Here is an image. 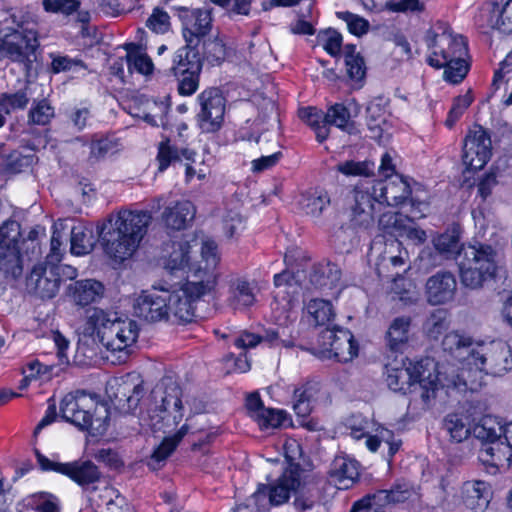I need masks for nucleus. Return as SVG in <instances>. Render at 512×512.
I'll list each match as a JSON object with an SVG mask.
<instances>
[{
	"instance_id": "obj_1",
	"label": "nucleus",
	"mask_w": 512,
	"mask_h": 512,
	"mask_svg": "<svg viewBox=\"0 0 512 512\" xmlns=\"http://www.w3.org/2000/svg\"><path fill=\"white\" fill-rule=\"evenodd\" d=\"M85 333L97 334L100 343L111 353L112 362L122 364L129 358L138 338V325L113 310L92 307L86 311Z\"/></svg>"
},
{
	"instance_id": "obj_2",
	"label": "nucleus",
	"mask_w": 512,
	"mask_h": 512,
	"mask_svg": "<svg viewBox=\"0 0 512 512\" xmlns=\"http://www.w3.org/2000/svg\"><path fill=\"white\" fill-rule=\"evenodd\" d=\"M152 216L148 211L121 210L99 231L105 253L122 262L138 249L147 233Z\"/></svg>"
},
{
	"instance_id": "obj_3",
	"label": "nucleus",
	"mask_w": 512,
	"mask_h": 512,
	"mask_svg": "<svg viewBox=\"0 0 512 512\" xmlns=\"http://www.w3.org/2000/svg\"><path fill=\"white\" fill-rule=\"evenodd\" d=\"M11 32L0 37V54L13 62L22 63L27 71L36 61V50L39 47L38 33L34 26L36 15L28 8L9 9L5 12L4 24Z\"/></svg>"
},
{
	"instance_id": "obj_4",
	"label": "nucleus",
	"mask_w": 512,
	"mask_h": 512,
	"mask_svg": "<svg viewBox=\"0 0 512 512\" xmlns=\"http://www.w3.org/2000/svg\"><path fill=\"white\" fill-rule=\"evenodd\" d=\"M458 364L445 360L441 363L434 359L425 358L418 362L416 371L420 377L421 399L428 405L436 397L437 390L441 388L465 391L468 388L470 371L465 369L466 362Z\"/></svg>"
},
{
	"instance_id": "obj_5",
	"label": "nucleus",
	"mask_w": 512,
	"mask_h": 512,
	"mask_svg": "<svg viewBox=\"0 0 512 512\" xmlns=\"http://www.w3.org/2000/svg\"><path fill=\"white\" fill-rule=\"evenodd\" d=\"M461 283L470 289H480L496 277L497 252L490 245H462L456 257Z\"/></svg>"
},
{
	"instance_id": "obj_6",
	"label": "nucleus",
	"mask_w": 512,
	"mask_h": 512,
	"mask_svg": "<svg viewBox=\"0 0 512 512\" xmlns=\"http://www.w3.org/2000/svg\"><path fill=\"white\" fill-rule=\"evenodd\" d=\"M61 417L81 430L102 433L106 430L108 411L99 405L96 395L76 391L64 396L60 403Z\"/></svg>"
},
{
	"instance_id": "obj_7",
	"label": "nucleus",
	"mask_w": 512,
	"mask_h": 512,
	"mask_svg": "<svg viewBox=\"0 0 512 512\" xmlns=\"http://www.w3.org/2000/svg\"><path fill=\"white\" fill-rule=\"evenodd\" d=\"M426 42L432 49L428 63L435 68H442L455 59L466 57L468 53L464 37L453 35L449 26L443 22H437L428 30Z\"/></svg>"
},
{
	"instance_id": "obj_8",
	"label": "nucleus",
	"mask_w": 512,
	"mask_h": 512,
	"mask_svg": "<svg viewBox=\"0 0 512 512\" xmlns=\"http://www.w3.org/2000/svg\"><path fill=\"white\" fill-rule=\"evenodd\" d=\"M35 455L40 468L43 471H55L70 477L92 496L100 492L101 472L98 467L89 460L74 461L71 463L55 462L35 450Z\"/></svg>"
},
{
	"instance_id": "obj_9",
	"label": "nucleus",
	"mask_w": 512,
	"mask_h": 512,
	"mask_svg": "<svg viewBox=\"0 0 512 512\" xmlns=\"http://www.w3.org/2000/svg\"><path fill=\"white\" fill-rule=\"evenodd\" d=\"M487 375L500 377L512 369V352L502 341H493L472 349L467 357V366Z\"/></svg>"
},
{
	"instance_id": "obj_10",
	"label": "nucleus",
	"mask_w": 512,
	"mask_h": 512,
	"mask_svg": "<svg viewBox=\"0 0 512 512\" xmlns=\"http://www.w3.org/2000/svg\"><path fill=\"white\" fill-rule=\"evenodd\" d=\"M182 391L179 384L171 377H165L152 390V398L155 408L149 410V417L153 421L151 425L156 429L157 424L168 417H172L173 423L178 424L183 418V407L181 400ZM161 429V427H158Z\"/></svg>"
},
{
	"instance_id": "obj_11",
	"label": "nucleus",
	"mask_w": 512,
	"mask_h": 512,
	"mask_svg": "<svg viewBox=\"0 0 512 512\" xmlns=\"http://www.w3.org/2000/svg\"><path fill=\"white\" fill-rule=\"evenodd\" d=\"M106 392L117 409L130 413L138 407L145 394L144 380L139 373L130 372L110 380Z\"/></svg>"
},
{
	"instance_id": "obj_12",
	"label": "nucleus",
	"mask_w": 512,
	"mask_h": 512,
	"mask_svg": "<svg viewBox=\"0 0 512 512\" xmlns=\"http://www.w3.org/2000/svg\"><path fill=\"white\" fill-rule=\"evenodd\" d=\"M197 101L200 110L197 113V123L204 133H215L223 125L226 110V99L218 88H208L202 91Z\"/></svg>"
},
{
	"instance_id": "obj_13",
	"label": "nucleus",
	"mask_w": 512,
	"mask_h": 512,
	"mask_svg": "<svg viewBox=\"0 0 512 512\" xmlns=\"http://www.w3.org/2000/svg\"><path fill=\"white\" fill-rule=\"evenodd\" d=\"M168 304L169 289L153 286L134 299L133 314L148 323L168 321Z\"/></svg>"
},
{
	"instance_id": "obj_14",
	"label": "nucleus",
	"mask_w": 512,
	"mask_h": 512,
	"mask_svg": "<svg viewBox=\"0 0 512 512\" xmlns=\"http://www.w3.org/2000/svg\"><path fill=\"white\" fill-rule=\"evenodd\" d=\"M492 155V142L489 132L480 125H474L467 133L462 160L469 170H480Z\"/></svg>"
},
{
	"instance_id": "obj_15",
	"label": "nucleus",
	"mask_w": 512,
	"mask_h": 512,
	"mask_svg": "<svg viewBox=\"0 0 512 512\" xmlns=\"http://www.w3.org/2000/svg\"><path fill=\"white\" fill-rule=\"evenodd\" d=\"M350 222L354 227L367 229L374 225L376 207L381 206L377 193L355 187L347 197Z\"/></svg>"
},
{
	"instance_id": "obj_16",
	"label": "nucleus",
	"mask_w": 512,
	"mask_h": 512,
	"mask_svg": "<svg viewBox=\"0 0 512 512\" xmlns=\"http://www.w3.org/2000/svg\"><path fill=\"white\" fill-rule=\"evenodd\" d=\"M322 352L328 353L329 358L346 363L358 355V344L353 334L342 328L323 330L318 339Z\"/></svg>"
},
{
	"instance_id": "obj_17",
	"label": "nucleus",
	"mask_w": 512,
	"mask_h": 512,
	"mask_svg": "<svg viewBox=\"0 0 512 512\" xmlns=\"http://www.w3.org/2000/svg\"><path fill=\"white\" fill-rule=\"evenodd\" d=\"M61 285V277L55 265H35L26 278V290L41 299L54 298Z\"/></svg>"
},
{
	"instance_id": "obj_18",
	"label": "nucleus",
	"mask_w": 512,
	"mask_h": 512,
	"mask_svg": "<svg viewBox=\"0 0 512 512\" xmlns=\"http://www.w3.org/2000/svg\"><path fill=\"white\" fill-rule=\"evenodd\" d=\"M227 304L235 310H245L257 302L259 288L254 280L233 274L226 280Z\"/></svg>"
},
{
	"instance_id": "obj_19",
	"label": "nucleus",
	"mask_w": 512,
	"mask_h": 512,
	"mask_svg": "<svg viewBox=\"0 0 512 512\" xmlns=\"http://www.w3.org/2000/svg\"><path fill=\"white\" fill-rule=\"evenodd\" d=\"M181 20L183 37L189 46H199L212 29L211 12L207 9L184 10Z\"/></svg>"
},
{
	"instance_id": "obj_20",
	"label": "nucleus",
	"mask_w": 512,
	"mask_h": 512,
	"mask_svg": "<svg viewBox=\"0 0 512 512\" xmlns=\"http://www.w3.org/2000/svg\"><path fill=\"white\" fill-rule=\"evenodd\" d=\"M418 362L406 367L403 363L387 364L385 366L386 383L394 392L406 393L410 388L421 395L420 377L416 371Z\"/></svg>"
},
{
	"instance_id": "obj_21",
	"label": "nucleus",
	"mask_w": 512,
	"mask_h": 512,
	"mask_svg": "<svg viewBox=\"0 0 512 512\" xmlns=\"http://www.w3.org/2000/svg\"><path fill=\"white\" fill-rule=\"evenodd\" d=\"M427 301L432 305H442L452 301L457 291V281L453 273L439 271L426 282Z\"/></svg>"
},
{
	"instance_id": "obj_22",
	"label": "nucleus",
	"mask_w": 512,
	"mask_h": 512,
	"mask_svg": "<svg viewBox=\"0 0 512 512\" xmlns=\"http://www.w3.org/2000/svg\"><path fill=\"white\" fill-rule=\"evenodd\" d=\"M217 269L203 268L202 265L190 270L187 281L181 286L191 297L199 300L212 293L218 283Z\"/></svg>"
},
{
	"instance_id": "obj_23",
	"label": "nucleus",
	"mask_w": 512,
	"mask_h": 512,
	"mask_svg": "<svg viewBox=\"0 0 512 512\" xmlns=\"http://www.w3.org/2000/svg\"><path fill=\"white\" fill-rule=\"evenodd\" d=\"M198 300L191 297L182 287L169 289L168 321L176 324H188L195 318V303Z\"/></svg>"
},
{
	"instance_id": "obj_24",
	"label": "nucleus",
	"mask_w": 512,
	"mask_h": 512,
	"mask_svg": "<svg viewBox=\"0 0 512 512\" xmlns=\"http://www.w3.org/2000/svg\"><path fill=\"white\" fill-rule=\"evenodd\" d=\"M359 478V463L345 456L335 457L329 479L338 489H349Z\"/></svg>"
},
{
	"instance_id": "obj_25",
	"label": "nucleus",
	"mask_w": 512,
	"mask_h": 512,
	"mask_svg": "<svg viewBox=\"0 0 512 512\" xmlns=\"http://www.w3.org/2000/svg\"><path fill=\"white\" fill-rule=\"evenodd\" d=\"M323 395V387L318 381H307L301 387L296 388L293 404L295 413L300 417L308 416Z\"/></svg>"
},
{
	"instance_id": "obj_26",
	"label": "nucleus",
	"mask_w": 512,
	"mask_h": 512,
	"mask_svg": "<svg viewBox=\"0 0 512 512\" xmlns=\"http://www.w3.org/2000/svg\"><path fill=\"white\" fill-rule=\"evenodd\" d=\"M374 193H378L381 204L386 203L389 206H397L408 200L411 189L409 184L401 177L392 180L378 182L373 186Z\"/></svg>"
},
{
	"instance_id": "obj_27",
	"label": "nucleus",
	"mask_w": 512,
	"mask_h": 512,
	"mask_svg": "<svg viewBox=\"0 0 512 512\" xmlns=\"http://www.w3.org/2000/svg\"><path fill=\"white\" fill-rule=\"evenodd\" d=\"M512 457V448L507 441L498 440L491 444H484L479 451L478 458L483 465L493 469L509 468Z\"/></svg>"
},
{
	"instance_id": "obj_28",
	"label": "nucleus",
	"mask_w": 512,
	"mask_h": 512,
	"mask_svg": "<svg viewBox=\"0 0 512 512\" xmlns=\"http://www.w3.org/2000/svg\"><path fill=\"white\" fill-rule=\"evenodd\" d=\"M410 316H399L392 320L385 333V347L391 352H403L406 348L411 328Z\"/></svg>"
},
{
	"instance_id": "obj_29",
	"label": "nucleus",
	"mask_w": 512,
	"mask_h": 512,
	"mask_svg": "<svg viewBox=\"0 0 512 512\" xmlns=\"http://www.w3.org/2000/svg\"><path fill=\"white\" fill-rule=\"evenodd\" d=\"M465 505L475 511H484L491 499L490 486L487 482L475 480L467 481L462 487Z\"/></svg>"
},
{
	"instance_id": "obj_30",
	"label": "nucleus",
	"mask_w": 512,
	"mask_h": 512,
	"mask_svg": "<svg viewBox=\"0 0 512 512\" xmlns=\"http://www.w3.org/2000/svg\"><path fill=\"white\" fill-rule=\"evenodd\" d=\"M341 275V269L336 264L321 262L313 266L309 283L319 290H332L338 286Z\"/></svg>"
},
{
	"instance_id": "obj_31",
	"label": "nucleus",
	"mask_w": 512,
	"mask_h": 512,
	"mask_svg": "<svg viewBox=\"0 0 512 512\" xmlns=\"http://www.w3.org/2000/svg\"><path fill=\"white\" fill-rule=\"evenodd\" d=\"M89 500L97 507L105 508L103 512H134L126 498L117 489L105 483L98 494L89 496Z\"/></svg>"
},
{
	"instance_id": "obj_32",
	"label": "nucleus",
	"mask_w": 512,
	"mask_h": 512,
	"mask_svg": "<svg viewBox=\"0 0 512 512\" xmlns=\"http://www.w3.org/2000/svg\"><path fill=\"white\" fill-rule=\"evenodd\" d=\"M196 209L188 200L178 201L175 205L167 207L162 219L168 228L173 230L185 229L194 219Z\"/></svg>"
},
{
	"instance_id": "obj_33",
	"label": "nucleus",
	"mask_w": 512,
	"mask_h": 512,
	"mask_svg": "<svg viewBox=\"0 0 512 512\" xmlns=\"http://www.w3.org/2000/svg\"><path fill=\"white\" fill-rule=\"evenodd\" d=\"M300 486V473L297 467L286 469L277 483L270 488L269 499L273 505L285 503L292 491Z\"/></svg>"
},
{
	"instance_id": "obj_34",
	"label": "nucleus",
	"mask_w": 512,
	"mask_h": 512,
	"mask_svg": "<svg viewBox=\"0 0 512 512\" xmlns=\"http://www.w3.org/2000/svg\"><path fill=\"white\" fill-rule=\"evenodd\" d=\"M96 243L91 225L78 222L70 229V252L76 256L90 253Z\"/></svg>"
},
{
	"instance_id": "obj_35",
	"label": "nucleus",
	"mask_w": 512,
	"mask_h": 512,
	"mask_svg": "<svg viewBox=\"0 0 512 512\" xmlns=\"http://www.w3.org/2000/svg\"><path fill=\"white\" fill-rule=\"evenodd\" d=\"M89 148L90 153L88 160L91 163H95L118 153L122 149V143L120 139L113 134H95L91 138Z\"/></svg>"
},
{
	"instance_id": "obj_36",
	"label": "nucleus",
	"mask_w": 512,
	"mask_h": 512,
	"mask_svg": "<svg viewBox=\"0 0 512 512\" xmlns=\"http://www.w3.org/2000/svg\"><path fill=\"white\" fill-rule=\"evenodd\" d=\"M197 245V239H193L191 242L179 239L167 244L168 258L165 267L171 272L184 269L189 263L191 248Z\"/></svg>"
},
{
	"instance_id": "obj_37",
	"label": "nucleus",
	"mask_w": 512,
	"mask_h": 512,
	"mask_svg": "<svg viewBox=\"0 0 512 512\" xmlns=\"http://www.w3.org/2000/svg\"><path fill=\"white\" fill-rule=\"evenodd\" d=\"M187 431L188 427L183 425L176 434L164 438L148 459V467L153 471L159 470L163 467L167 458L173 453L179 442L187 434Z\"/></svg>"
},
{
	"instance_id": "obj_38",
	"label": "nucleus",
	"mask_w": 512,
	"mask_h": 512,
	"mask_svg": "<svg viewBox=\"0 0 512 512\" xmlns=\"http://www.w3.org/2000/svg\"><path fill=\"white\" fill-rule=\"evenodd\" d=\"M104 290L102 283L87 279L75 282L71 286V295L77 305L86 306L101 299Z\"/></svg>"
},
{
	"instance_id": "obj_39",
	"label": "nucleus",
	"mask_w": 512,
	"mask_h": 512,
	"mask_svg": "<svg viewBox=\"0 0 512 512\" xmlns=\"http://www.w3.org/2000/svg\"><path fill=\"white\" fill-rule=\"evenodd\" d=\"M504 429L505 425L502 424L499 418L486 415L473 426L472 434L485 444H491L501 440V437L504 436Z\"/></svg>"
},
{
	"instance_id": "obj_40",
	"label": "nucleus",
	"mask_w": 512,
	"mask_h": 512,
	"mask_svg": "<svg viewBox=\"0 0 512 512\" xmlns=\"http://www.w3.org/2000/svg\"><path fill=\"white\" fill-rule=\"evenodd\" d=\"M330 197L324 190L313 189L301 194L299 205L301 210L314 218L321 216L323 211L329 206Z\"/></svg>"
},
{
	"instance_id": "obj_41",
	"label": "nucleus",
	"mask_w": 512,
	"mask_h": 512,
	"mask_svg": "<svg viewBox=\"0 0 512 512\" xmlns=\"http://www.w3.org/2000/svg\"><path fill=\"white\" fill-rule=\"evenodd\" d=\"M58 500L45 493L33 494L17 504L16 512H59Z\"/></svg>"
},
{
	"instance_id": "obj_42",
	"label": "nucleus",
	"mask_w": 512,
	"mask_h": 512,
	"mask_svg": "<svg viewBox=\"0 0 512 512\" xmlns=\"http://www.w3.org/2000/svg\"><path fill=\"white\" fill-rule=\"evenodd\" d=\"M472 339L468 336L460 334L457 331L447 333L442 341L444 352H447L451 357L457 359L459 362L464 361L467 363V357L472 349Z\"/></svg>"
},
{
	"instance_id": "obj_43",
	"label": "nucleus",
	"mask_w": 512,
	"mask_h": 512,
	"mask_svg": "<svg viewBox=\"0 0 512 512\" xmlns=\"http://www.w3.org/2000/svg\"><path fill=\"white\" fill-rule=\"evenodd\" d=\"M196 153L188 148L178 149L170 145L169 140L160 143L158 148L157 160L159 162V171H164L170 164L185 159L194 162Z\"/></svg>"
},
{
	"instance_id": "obj_44",
	"label": "nucleus",
	"mask_w": 512,
	"mask_h": 512,
	"mask_svg": "<svg viewBox=\"0 0 512 512\" xmlns=\"http://www.w3.org/2000/svg\"><path fill=\"white\" fill-rule=\"evenodd\" d=\"M324 122L327 127L334 125L349 134L358 133L355 123L351 121L349 109L342 103H335L327 109Z\"/></svg>"
},
{
	"instance_id": "obj_45",
	"label": "nucleus",
	"mask_w": 512,
	"mask_h": 512,
	"mask_svg": "<svg viewBox=\"0 0 512 512\" xmlns=\"http://www.w3.org/2000/svg\"><path fill=\"white\" fill-rule=\"evenodd\" d=\"M394 244H391L389 251L385 252V255L381 257L380 262L376 264V271L380 277L394 280L400 275L401 271L405 272L404 265L406 258L402 255H392L391 250L394 248Z\"/></svg>"
},
{
	"instance_id": "obj_46",
	"label": "nucleus",
	"mask_w": 512,
	"mask_h": 512,
	"mask_svg": "<svg viewBox=\"0 0 512 512\" xmlns=\"http://www.w3.org/2000/svg\"><path fill=\"white\" fill-rule=\"evenodd\" d=\"M346 74L353 82H361L366 75V65L360 53L356 52V46L347 44L343 49Z\"/></svg>"
},
{
	"instance_id": "obj_47",
	"label": "nucleus",
	"mask_w": 512,
	"mask_h": 512,
	"mask_svg": "<svg viewBox=\"0 0 512 512\" xmlns=\"http://www.w3.org/2000/svg\"><path fill=\"white\" fill-rule=\"evenodd\" d=\"M308 321L314 326L328 325L335 316L332 304L323 299H312L306 306Z\"/></svg>"
},
{
	"instance_id": "obj_48",
	"label": "nucleus",
	"mask_w": 512,
	"mask_h": 512,
	"mask_svg": "<svg viewBox=\"0 0 512 512\" xmlns=\"http://www.w3.org/2000/svg\"><path fill=\"white\" fill-rule=\"evenodd\" d=\"M298 113L300 119L314 130L318 142L322 143L328 138L330 128L324 122L325 113L314 107L301 108Z\"/></svg>"
},
{
	"instance_id": "obj_49",
	"label": "nucleus",
	"mask_w": 512,
	"mask_h": 512,
	"mask_svg": "<svg viewBox=\"0 0 512 512\" xmlns=\"http://www.w3.org/2000/svg\"><path fill=\"white\" fill-rule=\"evenodd\" d=\"M192 61L202 65V58L198 46H189V43H186L185 46L176 51L173 57V64L169 71L171 73L188 72L190 71Z\"/></svg>"
},
{
	"instance_id": "obj_50",
	"label": "nucleus",
	"mask_w": 512,
	"mask_h": 512,
	"mask_svg": "<svg viewBox=\"0 0 512 512\" xmlns=\"http://www.w3.org/2000/svg\"><path fill=\"white\" fill-rule=\"evenodd\" d=\"M126 65L130 72H138L142 75H150L153 72L154 65L151 58L139 50L135 44L126 45Z\"/></svg>"
},
{
	"instance_id": "obj_51",
	"label": "nucleus",
	"mask_w": 512,
	"mask_h": 512,
	"mask_svg": "<svg viewBox=\"0 0 512 512\" xmlns=\"http://www.w3.org/2000/svg\"><path fill=\"white\" fill-rule=\"evenodd\" d=\"M467 420V417L460 414H448L444 418L443 428L452 441L460 443L472 434V429Z\"/></svg>"
},
{
	"instance_id": "obj_52",
	"label": "nucleus",
	"mask_w": 512,
	"mask_h": 512,
	"mask_svg": "<svg viewBox=\"0 0 512 512\" xmlns=\"http://www.w3.org/2000/svg\"><path fill=\"white\" fill-rule=\"evenodd\" d=\"M433 245L438 253L446 259H455L461 250L460 236L453 231H446L433 239Z\"/></svg>"
},
{
	"instance_id": "obj_53",
	"label": "nucleus",
	"mask_w": 512,
	"mask_h": 512,
	"mask_svg": "<svg viewBox=\"0 0 512 512\" xmlns=\"http://www.w3.org/2000/svg\"><path fill=\"white\" fill-rule=\"evenodd\" d=\"M19 248L0 250V272L6 278L17 279L22 275Z\"/></svg>"
},
{
	"instance_id": "obj_54",
	"label": "nucleus",
	"mask_w": 512,
	"mask_h": 512,
	"mask_svg": "<svg viewBox=\"0 0 512 512\" xmlns=\"http://www.w3.org/2000/svg\"><path fill=\"white\" fill-rule=\"evenodd\" d=\"M413 494L407 485L397 484L390 490H379L371 495L382 507L387 504H399L407 501Z\"/></svg>"
},
{
	"instance_id": "obj_55",
	"label": "nucleus",
	"mask_w": 512,
	"mask_h": 512,
	"mask_svg": "<svg viewBox=\"0 0 512 512\" xmlns=\"http://www.w3.org/2000/svg\"><path fill=\"white\" fill-rule=\"evenodd\" d=\"M449 327V316L445 309L434 310L423 324L424 332L432 339H438Z\"/></svg>"
},
{
	"instance_id": "obj_56",
	"label": "nucleus",
	"mask_w": 512,
	"mask_h": 512,
	"mask_svg": "<svg viewBox=\"0 0 512 512\" xmlns=\"http://www.w3.org/2000/svg\"><path fill=\"white\" fill-rule=\"evenodd\" d=\"M202 70V65L196 64L192 61L190 71L183 73H172L178 80V91L181 95H192L196 92L199 86V76Z\"/></svg>"
},
{
	"instance_id": "obj_57",
	"label": "nucleus",
	"mask_w": 512,
	"mask_h": 512,
	"mask_svg": "<svg viewBox=\"0 0 512 512\" xmlns=\"http://www.w3.org/2000/svg\"><path fill=\"white\" fill-rule=\"evenodd\" d=\"M30 97L28 86L14 93H2L0 95V108L5 114H10L16 110H23L27 107Z\"/></svg>"
},
{
	"instance_id": "obj_58",
	"label": "nucleus",
	"mask_w": 512,
	"mask_h": 512,
	"mask_svg": "<svg viewBox=\"0 0 512 512\" xmlns=\"http://www.w3.org/2000/svg\"><path fill=\"white\" fill-rule=\"evenodd\" d=\"M54 108L48 100L35 101L28 113V122L34 125H47L54 118Z\"/></svg>"
},
{
	"instance_id": "obj_59",
	"label": "nucleus",
	"mask_w": 512,
	"mask_h": 512,
	"mask_svg": "<svg viewBox=\"0 0 512 512\" xmlns=\"http://www.w3.org/2000/svg\"><path fill=\"white\" fill-rule=\"evenodd\" d=\"M335 169L348 177H369L374 173V164L370 161L346 160L338 163Z\"/></svg>"
},
{
	"instance_id": "obj_60",
	"label": "nucleus",
	"mask_w": 512,
	"mask_h": 512,
	"mask_svg": "<svg viewBox=\"0 0 512 512\" xmlns=\"http://www.w3.org/2000/svg\"><path fill=\"white\" fill-rule=\"evenodd\" d=\"M53 234L51 237V247L50 252L46 257V262L42 263L43 265H55L59 263L62 259V250L61 246L63 244L64 235L61 231L67 228L65 221L59 220L53 226Z\"/></svg>"
},
{
	"instance_id": "obj_61",
	"label": "nucleus",
	"mask_w": 512,
	"mask_h": 512,
	"mask_svg": "<svg viewBox=\"0 0 512 512\" xmlns=\"http://www.w3.org/2000/svg\"><path fill=\"white\" fill-rule=\"evenodd\" d=\"M20 236V224L15 220L5 221L0 226V250L18 248Z\"/></svg>"
},
{
	"instance_id": "obj_62",
	"label": "nucleus",
	"mask_w": 512,
	"mask_h": 512,
	"mask_svg": "<svg viewBox=\"0 0 512 512\" xmlns=\"http://www.w3.org/2000/svg\"><path fill=\"white\" fill-rule=\"evenodd\" d=\"M203 57L212 65L220 64L226 57V48L218 38L202 40Z\"/></svg>"
},
{
	"instance_id": "obj_63",
	"label": "nucleus",
	"mask_w": 512,
	"mask_h": 512,
	"mask_svg": "<svg viewBox=\"0 0 512 512\" xmlns=\"http://www.w3.org/2000/svg\"><path fill=\"white\" fill-rule=\"evenodd\" d=\"M444 78L454 84L460 83L467 75L469 65L466 62V57L461 59H455L445 65H443Z\"/></svg>"
},
{
	"instance_id": "obj_64",
	"label": "nucleus",
	"mask_w": 512,
	"mask_h": 512,
	"mask_svg": "<svg viewBox=\"0 0 512 512\" xmlns=\"http://www.w3.org/2000/svg\"><path fill=\"white\" fill-rule=\"evenodd\" d=\"M496 16L492 27L504 32H512V0H507L501 9L493 10Z\"/></svg>"
}]
</instances>
